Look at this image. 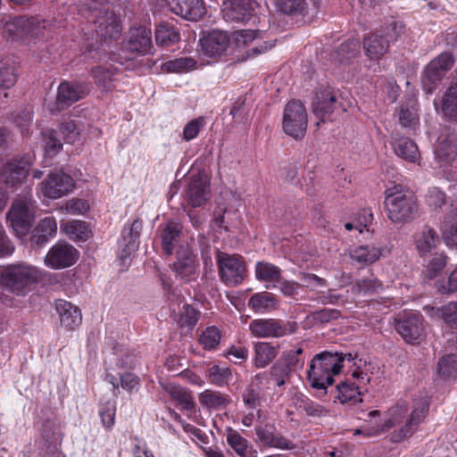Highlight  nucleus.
I'll return each mask as SVG.
<instances>
[{"mask_svg":"<svg viewBox=\"0 0 457 457\" xmlns=\"http://www.w3.org/2000/svg\"><path fill=\"white\" fill-rule=\"evenodd\" d=\"M417 251L420 255H425L440 244V238L436 230L429 227H424L414 236Z\"/></svg>","mask_w":457,"mask_h":457,"instance_id":"7c9ffc66","label":"nucleus"},{"mask_svg":"<svg viewBox=\"0 0 457 457\" xmlns=\"http://www.w3.org/2000/svg\"><path fill=\"white\" fill-rule=\"evenodd\" d=\"M96 84L104 90H110L112 87L113 71L107 66H97L91 70Z\"/></svg>","mask_w":457,"mask_h":457,"instance_id":"3c124183","label":"nucleus"},{"mask_svg":"<svg viewBox=\"0 0 457 457\" xmlns=\"http://www.w3.org/2000/svg\"><path fill=\"white\" fill-rule=\"evenodd\" d=\"M177 278L188 282L195 278V256L189 248L181 247L177 252V261L173 264Z\"/></svg>","mask_w":457,"mask_h":457,"instance_id":"4be33fe9","label":"nucleus"},{"mask_svg":"<svg viewBox=\"0 0 457 457\" xmlns=\"http://www.w3.org/2000/svg\"><path fill=\"white\" fill-rule=\"evenodd\" d=\"M381 255V249L375 245H360L356 247L351 256L353 260L362 263H372Z\"/></svg>","mask_w":457,"mask_h":457,"instance_id":"49530a36","label":"nucleus"},{"mask_svg":"<svg viewBox=\"0 0 457 457\" xmlns=\"http://www.w3.org/2000/svg\"><path fill=\"white\" fill-rule=\"evenodd\" d=\"M337 104V97L334 92L328 89L320 90L316 93L312 103L313 112L325 121V116L336 111Z\"/></svg>","mask_w":457,"mask_h":457,"instance_id":"cd10ccee","label":"nucleus"},{"mask_svg":"<svg viewBox=\"0 0 457 457\" xmlns=\"http://www.w3.org/2000/svg\"><path fill=\"white\" fill-rule=\"evenodd\" d=\"M248 305L254 312L272 311L277 309L278 302L272 294L262 292L253 295Z\"/></svg>","mask_w":457,"mask_h":457,"instance_id":"58836bf2","label":"nucleus"},{"mask_svg":"<svg viewBox=\"0 0 457 457\" xmlns=\"http://www.w3.org/2000/svg\"><path fill=\"white\" fill-rule=\"evenodd\" d=\"M162 386L183 410L190 411L195 407L193 397L186 388L171 383L162 384Z\"/></svg>","mask_w":457,"mask_h":457,"instance_id":"f704fd0d","label":"nucleus"},{"mask_svg":"<svg viewBox=\"0 0 457 457\" xmlns=\"http://www.w3.org/2000/svg\"><path fill=\"white\" fill-rule=\"evenodd\" d=\"M79 258V252L70 244L57 242L45 257V264L54 270H61L72 266Z\"/></svg>","mask_w":457,"mask_h":457,"instance_id":"9b49d317","label":"nucleus"},{"mask_svg":"<svg viewBox=\"0 0 457 457\" xmlns=\"http://www.w3.org/2000/svg\"><path fill=\"white\" fill-rule=\"evenodd\" d=\"M217 261L223 282L229 286H236L242 282L245 268L241 256L219 252Z\"/></svg>","mask_w":457,"mask_h":457,"instance_id":"9d476101","label":"nucleus"},{"mask_svg":"<svg viewBox=\"0 0 457 457\" xmlns=\"http://www.w3.org/2000/svg\"><path fill=\"white\" fill-rule=\"evenodd\" d=\"M393 190L386 191L385 205L388 219L395 223L413 219L418 209L415 196L411 193Z\"/></svg>","mask_w":457,"mask_h":457,"instance_id":"39448f33","label":"nucleus"},{"mask_svg":"<svg viewBox=\"0 0 457 457\" xmlns=\"http://www.w3.org/2000/svg\"><path fill=\"white\" fill-rule=\"evenodd\" d=\"M381 288L380 282L373 277L358 280L353 286V290L359 294H371Z\"/></svg>","mask_w":457,"mask_h":457,"instance_id":"338daca9","label":"nucleus"},{"mask_svg":"<svg viewBox=\"0 0 457 457\" xmlns=\"http://www.w3.org/2000/svg\"><path fill=\"white\" fill-rule=\"evenodd\" d=\"M89 93V87L84 83L62 82L57 90L55 111L63 110L75 102L84 98ZM54 112V109H51Z\"/></svg>","mask_w":457,"mask_h":457,"instance_id":"ddd939ff","label":"nucleus"},{"mask_svg":"<svg viewBox=\"0 0 457 457\" xmlns=\"http://www.w3.org/2000/svg\"><path fill=\"white\" fill-rule=\"evenodd\" d=\"M31 159L30 155H27L10 162L4 171L5 182L14 185L26 179L31 165Z\"/></svg>","mask_w":457,"mask_h":457,"instance_id":"bb28decb","label":"nucleus"},{"mask_svg":"<svg viewBox=\"0 0 457 457\" xmlns=\"http://www.w3.org/2000/svg\"><path fill=\"white\" fill-rule=\"evenodd\" d=\"M208 378L212 384L224 386L231 382L233 374L228 367L213 365L208 370Z\"/></svg>","mask_w":457,"mask_h":457,"instance_id":"c03bdc74","label":"nucleus"},{"mask_svg":"<svg viewBox=\"0 0 457 457\" xmlns=\"http://www.w3.org/2000/svg\"><path fill=\"white\" fill-rule=\"evenodd\" d=\"M229 42V37L226 32L213 30L200 39L198 52L206 57H220L226 53Z\"/></svg>","mask_w":457,"mask_h":457,"instance_id":"2eb2a0df","label":"nucleus"},{"mask_svg":"<svg viewBox=\"0 0 457 457\" xmlns=\"http://www.w3.org/2000/svg\"><path fill=\"white\" fill-rule=\"evenodd\" d=\"M226 440L228 445L239 457H257V451L248 440L242 436L237 430L228 428Z\"/></svg>","mask_w":457,"mask_h":457,"instance_id":"c85d7f7f","label":"nucleus"},{"mask_svg":"<svg viewBox=\"0 0 457 457\" xmlns=\"http://www.w3.org/2000/svg\"><path fill=\"white\" fill-rule=\"evenodd\" d=\"M170 10L188 21H198L205 13L203 0H166Z\"/></svg>","mask_w":457,"mask_h":457,"instance_id":"412c9836","label":"nucleus"},{"mask_svg":"<svg viewBox=\"0 0 457 457\" xmlns=\"http://www.w3.org/2000/svg\"><path fill=\"white\" fill-rule=\"evenodd\" d=\"M253 363L258 369L268 366L278 354L277 348L268 342H257L253 345Z\"/></svg>","mask_w":457,"mask_h":457,"instance_id":"72a5a7b5","label":"nucleus"},{"mask_svg":"<svg viewBox=\"0 0 457 457\" xmlns=\"http://www.w3.org/2000/svg\"><path fill=\"white\" fill-rule=\"evenodd\" d=\"M291 372L286 365L277 361L270 369V378L278 386H282L291 376Z\"/></svg>","mask_w":457,"mask_h":457,"instance_id":"774afa93","label":"nucleus"},{"mask_svg":"<svg viewBox=\"0 0 457 457\" xmlns=\"http://www.w3.org/2000/svg\"><path fill=\"white\" fill-rule=\"evenodd\" d=\"M115 412L116 406L113 401H108L101 404L99 415L104 428H111L114 425Z\"/></svg>","mask_w":457,"mask_h":457,"instance_id":"69168bd1","label":"nucleus"},{"mask_svg":"<svg viewBox=\"0 0 457 457\" xmlns=\"http://www.w3.org/2000/svg\"><path fill=\"white\" fill-rule=\"evenodd\" d=\"M256 3L253 0H226L222 5V15L226 21H248L254 11Z\"/></svg>","mask_w":457,"mask_h":457,"instance_id":"aec40b11","label":"nucleus"},{"mask_svg":"<svg viewBox=\"0 0 457 457\" xmlns=\"http://www.w3.org/2000/svg\"><path fill=\"white\" fill-rule=\"evenodd\" d=\"M162 70L166 72L184 73L195 69L196 61L192 57H180L162 64Z\"/></svg>","mask_w":457,"mask_h":457,"instance_id":"a19ab883","label":"nucleus"},{"mask_svg":"<svg viewBox=\"0 0 457 457\" xmlns=\"http://www.w3.org/2000/svg\"><path fill=\"white\" fill-rule=\"evenodd\" d=\"M342 356H345V360L349 361H353L354 368L351 370L352 377L356 380H360L363 384H368L370 381V373L369 372V368L366 365V362L361 364V360L356 361L355 356L352 353H342Z\"/></svg>","mask_w":457,"mask_h":457,"instance_id":"6e6d98bb","label":"nucleus"},{"mask_svg":"<svg viewBox=\"0 0 457 457\" xmlns=\"http://www.w3.org/2000/svg\"><path fill=\"white\" fill-rule=\"evenodd\" d=\"M180 312L179 320L180 327L192 328L197 323L200 312L196 309L188 304H184Z\"/></svg>","mask_w":457,"mask_h":457,"instance_id":"0e129e2a","label":"nucleus"},{"mask_svg":"<svg viewBox=\"0 0 457 457\" xmlns=\"http://www.w3.org/2000/svg\"><path fill=\"white\" fill-rule=\"evenodd\" d=\"M315 357L319 359V361L327 367V370H329L334 374H338L342 369V362L345 361V356H342V353L337 352H322L319 354H316Z\"/></svg>","mask_w":457,"mask_h":457,"instance_id":"09e8293b","label":"nucleus"},{"mask_svg":"<svg viewBox=\"0 0 457 457\" xmlns=\"http://www.w3.org/2000/svg\"><path fill=\"white\" fill-rule=\"evenodd\" d=\"M182 226L179 222L170 221L166 224L162 234L163 251L170 255L172 253V243L177 240L181 232Z\"/></svg>","mask_w":457,"mask_h":457,"instance_id":"79ce46f5","label":"nucleus"},{"mask_svg":"<svg viewBox=\"0 0 457 457\" xmlns=\"http://www.w3.org/2000/svg\"><path fill=\"white\" fill-rule=\"evenodd\" d=\"M335 374L327 370L317 357H313L311 361L310 368L307 371V379L312 387L316 389H327L334 382L333 376Z\"/></svg>","mask_w":457,"mask_h":457,"instance_id":"5701e85b","label":"nucleus"},{"mask_svg":"<svg viewBox=\"0 0 457 457\" xmlns=\"http://www.w3.org/2000/svg\"><path fill=\"white\" fill-rule=\"evenodd\" d=\"M40 277L39 270L29 263L19 262L0 270V286L17 295H26Z\"/></svg>","mask_w":457,"mask_h":457,"instance_id":"f03ea898","label":"nucleus"},{"mask_svg":"<svg viewBox=\"0 0 457 457\" xmlns=\"http://www.w3.org/2000/svg\"><path fill=\"white\" fill-rule=\"evenodd\" d=\"M41 186L45 196L58 199L71 191L73 179L63 172H55L49 174Z\"/></svg>","mask_w":457,"mask_h":457,"instance_id":"f3484780","label":"nucleus"},{"mask_svg":"<svg viewBox=\"0 0 457 457\" xmlns=\"http://www.w3.org/2000/svg\"><path fill=\"white\" fill-rule=\"evenodd\" d=\"M441 229L446 245L457 246V207L452 208L446 215Z\"/></svg>","mask_w":457,"mask_h":457,"instance_id":"c9c22d12","label":"nucleus"},{"mask_svg":"<svg viewBox=\"0 0 457 457\" xmlns=\"http://www.w3.org/2000/svg\"><path fill=\"white\" fill-rule=\"evenodd\" d=\"M437 313L451 328H457V302H450L437 309Z\"/></svg>","mask_w":457,"mask_h":457,"instance_id":"680f3d73","label":"nucleus"},{"mask_svg":"<svg viewBox=\"0 0 457 457\" xmlns=\"http://www.w3.org/2000/svg\"><path fill=\"white\" fill-rule=\"evenodd\" d=\"M446 265V256L443 253H436L426 266L424 275L428 279L438 276Z\"/></svg>","mask_w":457,"mask_h":457,"instance_id":"4d7b16f0","label":"nucleus"},{"mask_svg":"<svg viewBox=\"0 0 457 457\" xmlns=\"http://www.w3.org/2000/svg\"><path fill=\"white\" fill-rule=\"evenodd\" d=\"M151 30L145 27L134 28L129 30L128 48L131 52L146 54L152 48Z\"/></svg>","mask_w":457,"mask_h":457,"instance_id":"a878e982","label":"nucleus"},{"mask_svg":"<svg viewBox=\"0 0 457 457\" xmlns=\"http://www.w3.org/2000/svg\"><path fill=\"white\" fill-rule=\"evenodd\" d=\"M199 341L204 349H214L220 344V332L216 327H209L204 331H203Z\"/></svg>","mask_w":457,"mask_h":457,"instance_id":"e2e57ef3","label":"nucleus"},{"mask_svg":"<svg viewBox=\"0 0 457 457\" xmlns=\"http://www.w3.org/2000/svg\"><path fill=\"white\" fill-rule=\"evenodd\" d=\"M89 19L95 25L96 35L104 39H116L121 28L118 17L112 11L106 0H87Z\"/></svg>","mask_w":457,"mask_h":457,"instance_id":"7ed1b4c3","label":"nucleus"},{"mask_svg":"<svg viewBox=\"0 0 457 457\" xmlns=\"http://www.w3.org/2000/svg\"><path fill=\"white\" fill-rule=\"evenodd\" d=\"M359 43L356 40H350L343 43L336 52L334 59L339 62H347L359 54Z\"/></svg>","mask_w":457,"mask_h":457,"instance_id":"864d4df0","label":"nucleus"},{"mask_svg":"<svg viewBox=\"0 0 457 457\" xmlns=\"http://www.w3.org/2000/svg\"><path fill=\"white\" fill-rule=\"evenodd\" d=\"M428 410L429 402L427 397L414 399L411 411L405 402L399 401L389 409V417L381 425L366 429H355L354 435L364 434L367 436H374L394 428L390 440L400 443L414 434L428 415Z\"/></svg>","mask_w":457,"mask_h":457,"instance_id":"f257e3e1","label":"nucleus"},{"mask_svg":"<svg viewBox=\"0 0 457 457\" xmlns=\"http://www.w3.org/2000/svg\"><path fill=\"white\" fill-rule=\"evenodd\" d=\"M453 57L448 52L442 53L430 61L421 78L423 87L427 93L430 94L434 91L446 72L453 67Z\"/></svg>","mask_w":457,"mask_h":457,"instance_id":"1a4fd4ad","label":"nucleus"},{"mask_svg":"<svg viewBox=\"0 0 457 457\" xmlns=\"http://www.w3.org/2000/svg\"><path fill=\"white\" fill-rule=\"evenodd\" d=\"M61 228L72 240H86L88 237L87 225L81 220H72Z\"/></svg>","mask_w":457,"mask_h":457,"instance_id":"603ef678","label":"nucleus"},{"mask_svg":"<svg viewBox=\"0 0 457 457\" xmlns=\"http://www.w3.org/2000/svg\"><path fill=\"white\" fill-rule=\"evenodd\" d=\"M46 22L34 17H10L4 23V37L30 44L35 39L44 37Z\"/></svg>","mask_w":457,"mask_h":457,"instance_id":"20e7f679","label":"nucleus"},{"mask_svg":"<svg viewBox=\"0 0 457 457\" xmlns=\"http://www.w3.org/2000/svg\"><path fill=\"white\" fill-rule=\"evenodd\" d=\"M276 5L282 12L290 15L303 14L307 9L305 0H279Z\"/></svg>","mask_w":457,"mask_h":457,"instance_id":"bf43d9fd","label":"nucleus"},{"mask_svg":"<svg viewBox=\"0 0 457 457\" xmlns=\"http://www.w3.org/2000/svg\"><path fill=\"white\" fill-rule=\"evenodd\" d=\"M17 81L14 62L6 58L0 61V86L5 88L12 87Z\"/></svg>","mask_w":457,"mask_h":457,"instance_id":"37998d69","label":"nucleus"},{"mask_svg":"<svg viewBox=\"0 0 457 457\" xmlns=\"http://www.w3.org/2000/svg\"><path fill=\"white\" fill-rule=\"evenodd\" d=\"M142 230V222L135 220L132 223H127L119 241L120 258L125 261L131 253L137 251L139 245V236Z\"/></svg>","mask_w":457,"mask_h":457,"instance_id":"a211bd4d","label":"nucleus"},{"mask_svg":"<svg viewBox=\"0 0 457 457\" xmlns=\"http://www.w3.org/2000/svg\"><path fill=\"white\" fill-rule=\"evenodd\" d=\"M457 157V135L448 133L440 136L436 150V160L440 166L450 165Z\"/></svg>","mask_w":457,"mask_h":457,"instance_id":"b1692460","label":"nucleus"},{"mask_svg":"<svg viewBox=\"0 0 457 457\" xmlns=\"http://www.w3.org/2000/svg\"><path fill=\"white\" fill-rule=\"evenodd\" d=\"M442 112L445 116L453 117L457 114V82L452 84L442 98Z\"/></svg>","mask_w":457,"mask_h":457,"instance_id":"8fccbe9b","label":"nucleus"},{"mask_svg":"<svg viewBox=\"0 0 457 457\" xmlns=\"http://www.w3.org/2000/svg\"><path fill=\"white\" fill-rule=\"evenodd\" d=\"M256 443L270 448L294 450L295 444L275 430L271 425L257 426L254 428Z\"/></svg>","mask_w":457,"mask_h":457,"instance_id":"dca6fc26","label":"nucleus"},{"mask_svg":"<svg viewBox=\"0 0 457 457\" xmlns=\"http://www.w3.org/2000/svg\"><path fill=\"white\" fill-rule=\"evenodd\" d=\"M255 277L265 284L266 288H275L280 281L281 270L274 264L259 262L255 267Z\"/></svg>","mask_w":457,"mask_h":457,"instance_id":"c756f323","label":"nucleus"},{"mask_svg":"<svg viewBox=\"0 0 457 457\" xmlns=\"http://www.w3.org/2000/svg\"><path fill=\"white\" fill-rule=\"evenodd\" d=\"M57 232V222L52 216L42 219L33 230L31 241L38 245H45Z\"/></svg>","mask_w":457,"mask_h":457,"instance_id":"2f4dec72","label":"nucleus"},{"mask_svg":"<svg viewBox=\"0 0 457 457\" xmlns=\"http://www.w3.org/2000/svg\"><path fill=\"white\" fill-rule=\"evenodd\" d=\"M296 329V322L277 319H255L249 324V330L256 338L282 337L295 333Z\"/></svg>","mask_w":457,"mask_h":457,"instance_id":"0eeeda50","label":"nucleus"},{"mask_svg":"<svg viewBox=\"0 0 457 457\" xmlns=\"http://www.w3.org/2000/svg\"><path fill=\"white\" fill-rule=\"evenodd\" d=\"M398 120L403 128L415 129L419 123L414 104L402 105L398 112Z\"/></svg>","mask_w":457,"mask_h":457,"instance_id":"5fc2aeb1","label":"nucleus"},{"mask_svg":"<svg viewBox=\"0 0 457 457\" xmlns=\"http://www.w3.org/2000/svg\"><path fill=\"white\" fill-rule=\"evenodd\" d=\"M179 32L172 25L160 23L155 30V40L157 45L169 46L179 40Z\"/></svg>","mask_w":457,"mask_h":457,"instance_id":"ea45409f","label":"nucleus"},{"mask_svg":"<svg viewBox=\"0 0 457 457\" xmlns=\"http://www.w3.org/2000/svg\"><path fill=\"white\" fill-rule=\"evenodd\" d=\"M6 219L17 236L28 234L34 219V201L31 196L16 199L7 212Z\"/></svg>","mask_w":457,"mask_h":457,"instance_id":"423d86ee","label":"nucleus"},{"mask_svg":"<svg viewBox=\"0 0 457 457\" xmlns=\"http://www.w3.org/2000/svg\"><path fill=\"white\" fill-rule=\"evenodd\" d=\"M59 130L67 144H75L80 138V128L72 120L61 123Z\"/></svg>","mask_w":457,"mask_h":457,"instance_id":"13d9d810","label":"nucleus"},{"mask_svg":"<svg viewBox=\"0 0 457 457\" xmlns=\"http://www.w3.org/2000/svg\"><path fill=\"white\" fill-rule=\"evenodd\" d=\"M55 310L59 315L62 326L72 330L78 328L82 321L80 310L70 302L58 300L55 303Z\"/></svg>","mask_w":457,"mask_h":457,"instance_id":"393cba45","label":"nucleus"},{"mask_svg":"<svg viewBox=\"0 0 457 457\" xmlns=\"http://www.w3.org/2000/svg\"><path fill=\"white\" fill-rule=\"evenodd\" d=\"M358 385L354 383L343 382L337 386L338 395L337 398L342 403H350L355 404L361 402L360 387L364 385L360 380Z\"/></svg>","mask_w":457,"mask_h":457,"instance_id":"4c0bfd02","label":"nucleus"},{"mask_svg":"<svg viewBox=\"0 0 457 457\" xmlns=\"http://www.w3.org/2000/svg\"><path fill=\"white\" fill-rule=\"evenodd\" d=\"M260 37L261 33L253 29L237 30L232 36L235 45L239 48L249 46L254 40Z\"/></svg>","mask_w":457,"mask_h":457,"instance_id":"052dcab7","label":"nucleus"},{"mask_svg":"<svg viewBox=\"0 0 457 457\" xmlns=\"http://www.w3.org/2000/svg\"><path fill=\"white\" fill-rule=\"evenodd\" d=\"M393 148L395 154L409 162H419L420 154L418 146L408 137H395L393 143Z\"/></svg>","mask_w":457,"mask_h":457,"instance_id":"473e14b6","label":"nucleus"},{"mask_svg":"<svg viewBox=\"0 0 457 457\" xmlns=\"http://www.w3.org/2000/svg\"><path fill=\"white\" fill-rule=\"evenodd\" d=\"M402 29L403 27L401 24L394 22L390 25L389 31L387 32V37H389L390 39L384 38L378 34H374L366 37L363 42L366 54L370 59H379L386 53L390 41L395 40L401 33Z\"/></svg>","mask_w":457,"mask_h":457,"instance_id":"4468645a","label":"nucleus"},{"mask_svg":"<svg viewBox=\"0 0 457 457\" xmlns=\"http://www.w3.org/2000/svg\"><path fill=\"white\" fill-rule=\"evenodd\" d=\"M308 117L305 107L300 101L287 104L283 114V130L295 139L302 138L307 129Z\"/></svg>","mask_w":457,"mask_h":457,"instance_id":"6e6552de","label":"nucleus"},{"mask_svg":"<svg viewBox=\"0 0 457 457\" xmlns=\"http://www.w3.org/2000/svg\"><path fill=\"white\" fill-rule=\"evenodd\" d=\"M105 380L112 386L114 390L120 386L128 392H137L140 385L139 378L132 373H125L120 375L119 378L111 373H106Z\"/></svg>","mask_w":457,"mask_h":457,"instance_id":"e433bc0d","label":"nucleus"},{"mask_svg":"<svg viewBox=\"0 0 457 457\" xmlns=\"http://www.w3.org/2000/svg\"><path fill=\"white\" fill-rule=\"evenodd\" d=\"M211 196L210 183L207 177L198 174L191 179L187 190V204L195 208L204 206Z\"/></svg>","mask_w":457,"mask_h":457,"instance_id":"6ab92c4d","label":"nucleus"},{"mask_svg":"<svg viewBox=\"0 0 457 457\" xmlns=\"http://www.w3.org/2000/svg\"><path fill=\"white\" fill-rule=\"evenodd\" d=\"M395 329L405 342H419L424 337L423 318L420 313H405L396 320Z\"/></svg>","mask_w":457,"mask_h":457,"instance_id":"f8f14e48","label":"nucleus"},{"mask_svg":"<svg viewBox=\"0 0 457 457\" xmlns=\"http://www.w3.org/2000/svg\"><path fill=\"white\" fill-rule=\"evenodd\" d=\"M437 373L445 380L454 378L457 375V356L453 353L444 355L438 361Z\"/></svg>","mask_w":457,"mask_h":457,"instance_id":"a18cd8bd","label":"nucleus"},{"mask_svg":"<svg viewBox=\"0 0 457 457\" xmlns=\"http://www.w3.org/2000/svg\"><path fill=\"white\" fill-rule=\"evenodd\" d=\"M200 403L209 409H220L225 407L228 400V398L220 392L205 390L199 394Z\"/></svg>","mask_w":457,"mask_h":457,"instance_id":"de8ad7c7","label":"nucleus"}]
</instances>
